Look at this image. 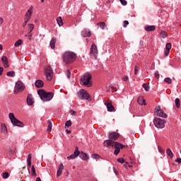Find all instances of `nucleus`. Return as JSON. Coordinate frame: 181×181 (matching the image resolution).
I'll use <instances>...</instances> for the list:
<instances>
[{
	"label": "nucleus",
	"mask_w": 181,
	"mask_h": 181,
	"mask_svg": "<svg viewBox=\"0 0 181 181\" xmlns=\"http://www.w3.org/2000/svg\"><path fill=\"white\" fill-rule=\"evenodd\" d=\"M62 59L65 64H73L77 59V54L71 51H66L63 54Z\"/></svg>",
	"instance_id": "1"
},
{
	"label": "nucleus",
	"mask_w": 181,
	"mask_h": 181,
	"mask_svg": "<svg viewBox=\"0 0 181 181\" xmlns=\"http://www.w3.org/2000/svg\"><path fill=\"white\" fill-rule=\"evenodd\" d=\"M37 94L42 101H50V100L53 98V95H54L53 93L46 92V90L43 89H39L37 90Z\"/></svg>",
	"instance_id": "2"
},
{
	"label": "nucleus",
	"mask_w": 181,
	"mask_h": 181,
	"mask_svg": "<svg viewBox=\"0 0 181 181\" xmlns=\"http://www.w3.org/2000/svg\"><path fill=\"white\" fill-rule=\"evenodd\" d=\"M80 84L85 87H91V74L87 72L83 75L80 79Z\"/></svg>",
	"instance_id": "3"
},
{
	"label": "nucleus",
	"mask_w": 181,
	"mask_h": 181,
	"mask_svg": "<svg viewBox=\"0 0 181 181\" xmlns=\"http://www.w3.org/2000/svg\"><path fill=\"white\" fill-rule=\"evenodd\" d=\"M8 117L13 125H14L15 127H20V128H23L24 127L23 122L16 119L13 113H9Z\"/></svg>",
	"instance_id": "4"
},
{
	"label": "nucleus",
	"mask_w": 181,
	"mask_h": 181,
	"mask_svg": "<svg viewBox=\"0 0 181 181\" xmlns=\"http://www.w3.org/2000/svg\"><path fill=\"white\" fill-rule=\"evenodd\" d=\"M77 95L81 100H87V101H91V99L90 98V94L87 90L84 89H81L78 93Z\"/></svg>",
	"instance_id": "5"
},
{
	"label": "nucleus",
	"mask_w": 181,
	"mask_h": 181,
	"mask_svg": "<svg viewBox=\"0 0 181 181\" xmlns=\"http://www.w3.org/2000/svg\"><path fill=\"white\" fill-rule=\"evenodd\" d=\"M153 124L156 128L162 129L165 128V119L156 117L153 119Z\"/></svg>",
	"instance_id": "6"
},
{
	"label": "nucleus",
	"mask_w": 181,
	"mask_h": 181,
	"mask_svg": "<svg viewBox=\"0 0 181 181\" xmlns=\"http://www.w3.org/2000/svg\"><path fill=\"white\" fill-rule=\"evenodd\" d=\"M25 90V84L22 83V81H18L16 83L14 93L16 94H19V93H22Z\"/></svg>",
	"instance_id": "7"
},
{
	"label": "nucleus",
	"mask_w": 181,
	"mask_h": 181,
	"mask_svg": "<svg viewBox=\"0 0 181 181\" xmlns=\"http://www.w3.org/2000/svg\"><path fill=\"white\" fill-rule=\"evenodd\" d=\"M45 76L47 81H50L53 78V69H52L50 66H47L45 68Z\"/></svg>",
	"instance_id": "8"
},
{
	"label": "nucleus",
	"mask_w": 181,
	"mask_h": 181,
	"mask_svg": "<svg viewBox=\"0 0 181 181\" xmlns=\"http://www.w3.org/2000/svg\"><path fill=\"white\" fill-rule=\"evenodd\" d=\"M154 112L157 115V117H160L161 118H168V115H166V113H164V112L160 108V106L156 107Z\"/></svg>",
	"instance_id": "9"
},
{
	"label": "nucleus",
	"mask_w": 181,
	"mask_h": 181,
	"mask_svg": "<svg viewBox=\"0 0 181 181\" xmlns=\"http://www.w3.org/2000/svg\"><path fill=\"white\" fill-rule=\"evenodd\" d=\"M90 56L95 57V59H97V55L98 54V49H97V45H95L94 43L92 44L90 46Z\"/></svg>",
	"instance_id": "10"
},
{
	"label": "nucleus",
	"mask_w": 181,
	"mask_h": 181,
	"mask_svg": "<svg viewBox=\"0 0 181 181\" xmlns=\"http://www.w3.org/2000/svg\"><path fill=\"white\" fill-rule=\"evenodd\" d=\"M80 155V151H78V147H76V150L74 153L67 157L68 160H71V159H76L77 156Z\"/></svg>",
	"instance_id": "11"
},
{
	"label": "nucleus",
	"mask_w": 181,
	"mask_h": 181,
	"mask_svg": "<svg viewBox=\"0 0 181 181\" xmlns=\"http://www.w3.org/2000/svg\"><path fill=\"white\" fill-rule=\"evenodd\" d=\"M32 13H33V6H31L29 9L27 11L26 13L25 14L24 19H27L30 21V18L32 16Z\"/></svg>",
	"instance_id": "12"
},
{
	"label": "nucleus",
	"mask_w": 181,
	"mask_h": 181,
	"mask_svg": "<svg viewBox=\"0 0 181 181\" xmlns=\"http://www.w3.org/2000/svg\"><path fill=\"white\" fill-rule=\"evenodd\" d=\"M119 138V134L117 132L109 133V139L112 141H117Z\"/></svg>",
	"instance_id": "13"
},
{
	"label": "nucleus",
	"mask_w": 181,
	"mask_h": 181,
	"mask_svg": "<svg viewBox=\"0 0 181 181\" xmlns=\"http://www.w3.org/2000/svg\"><path fill=\"white\" fill-rule=\"evenodd\" d=\"M114 142L112 140H111V139H109L107 140H105L103 142V145L104 146H105L106 148H110V146H112V148H114Z\"/></svg>",
	"instance_id": "14"
},
{
	"label": "nucleus",
	"mask_w": 181,
	"mask_h": 181,
	"mask_svg": "<svg viewBox=\"0 0 181 181\" xmlns=\"http://www.w3.org/2000/svg\"><path fill=\"white\" fill-rule=\"evenodd\" d=\"M166 50L164 52V54L166 57L169 56V53H170V49H172V44L167 43L165 45Z\"/></svg>",
	"instance_id": "15"
},
{
	"label": "nucleus",
	"mask_w": 181,
	"mask_h": 181,
	"mask_svg": "<svg viewBox=\"0 0 181 181\" xmlns=\"http://www.w3.org/2000/svg\"><path fill=\"white\" fill-rule=\"evenodd\" d=\"M81 35L83 37H91V32L88 29H84L81 33Z\"/></svg>",
	"instance_id": "16"
},
{
	"label": "nucleus",
	"mask_w": 181,
	"mask_h": 181,
	"mask_svg": "<svg viewBox=\"0 0 181 181\" xmlns=\"http://www.w3.org/2000/svg\"><path fill=\"white\" fill-rule=\"evenodd\" d=\"M78 156H79V158L82 159V160H88V159H90V156H88L87 153L83 151H81Z\"/></svg>",
	"instance_id": "17"
},
{
	"label": "nucleus",
	"mask_w": 181,
	"mask_h": 181,
	"mask_svg": "<svg viewBox=\"0 0 181 181\" xmlns=\"http://www.w3.org/2000/svg\"><path fill=\"white\" fill-rule=\"evenodd\" d=\"M1 62L4 64V67L5 69H8L9 67V64L8 63V58L5 56L1 57Z\"/></svg>",
	"instance_id": "18"
},
{
	"label": "nucleus",
	"mask_w": 181,
	"mask_h": 181,
	"mask_svg": "<svg viewBox=\"0 0 181 181\" xmlns=\"http://www.w3.org/2000/svg\"><path fill=\"white\" fill-rule=\"evenodd\" d=\"M107 108V111H110V112H115V108L114 107V106L112 105V104L110 102L105 103Z\"/></svg>",
	"instance_id": "19"
},
{
	"label": "nucleus",
	"mask_w": 181,
	"mask_h": 181,
	"mask_svg": "<svg viewBox=\"0 0 181 181\" xmlns=\"http://www.w3.org/2000/svg\"><path fill=\"white\" fill-rule=\"evenodd\" d=\"M33 103H35V100H33V97L32 96V95H28L27 96L28 105H33Z\"/></svg>",
	"instance_id": "20"
},
{
	"label": "nucleus",
	"mask_w": 181,
	"mask_h": 181,
	"mask_svg": "<svg viewBox=\"0 0 181 181\" xmlns=\"http://www.w3.org/2000/svg\"><path fill=\"white\" fill-rule=\"evenodd\" d=\"M43 86H45V83L43 82V81L37 80L35 81V87H37V88H42V87H43Z\"/></svg>",
	"instance_id": "21"
},
{
	"label": "nucleus",
	"mask_w": 181,
	"mask_h": 181,
	"mask_svg": "<svg viewBox=\"0 0 181 181\" xmlns=\"http://www.w3.org/2000/svg\"><path fill=\"white\" fill-rule=\"evenodd\" d=\"M156 29V27L155 25H148L144 28V30L146 32H153Z\"/></svg>",
	"instance_id": "22"
},
{
	"label": "nucleus",
	"mask_w": 181,
	"mask_h": 181,
	"mask_svg": "<svg viewBox=\"0 0 181 181\" xmlns=\"http://www.w3.org/2000/svg\"><path fill=\"white\" fill-rule=\"evenodd\" d=\"M137 103L139 105H146L145 103V99L142 96H139L137 99Z\"/></svg>",
	"instance_id": "23"
},
{
	"label": "nucleus",
	"mask_w": 181,
	"mask_h": 181,
	"mask_svg": "<svg viewBox=\"0 0 181 181\" xmlns=\"http://www.w3.org/2000/svg\"><path fill=\"white\" fill-rule=\"evenodd\" d=\"M113 147L115 148V149H122L124 148V145L121 143L114 141Z\"/></svg>",
	"instance_id": "24"
},
{
	"label": "nucleus",
	"mask_w": 181,
	"mask_h": 181,
	"mask_svg": "<svg viewBox=\"0 0 181 181\" xmlns=\"http://www.w3.org/2000/svg\"><path fill=\"white\" fill-rule=\"evenodd\" d=\"M56 37H52L50 42H49V46L51 49H54L56 47Z\"/></svg>",
	"instance_id": "25"
},
{
	"label": "nucleus",
	"mask_w": 181,
	"mask_h": 181,
	"mask_svg": "<svg viewBox=\"0 0 181 181\" xmlns=\"http://www.w3.org/2000/svg\"><path fill=\"white\" fill-rule=\"evenodd\" d=\"M1 134H6L8 132V129L6 128V125H5V124L4 123L1 124Z\"/></svg>",
	"instance_id": "26"
},
{
	"label": "nucleus",
	"mask_w": 181,
	"mask_h": 181,
	"mask_svg": "<svg viewBox=\"0 0 181 181\" xmlns=\"http://www.w3.org/2000/svg\"><path fill=\"white\" fill-rule=\"evenodd\" d=\"M166 153H167L168 156H169V158H170V159L173 158V152H172V150H170V148H168L166 150Z\"/></svg>",
	"instance_id": "27"
},
{
	"label": "nucleus",
	"mask_w": 181,
	"mask_h": 181,
	"mask_svg": "<svg viewBox=\"0 0 181 181\" xmlns=\"http://www.w3.org/2000/svg\"><path fill=\"white\" fill-rule=\"evenodd\" d=\"M52 127H53V124L52 123V120H48V126H47L48 132H52Z\"/></svg>",
	"instance_id": "28"
},
{
	"label": "nucleus",
	"mask_w": 181,
	"mask_h": 181,
	"mask_svg": "<svg viewBox=\"0 0 181 181\" xmlns=\"http://www.w3.org/2000/svg\"><path fill=\"white\" fill-rule=\"evenodd\" d=\"M33 29H35V25L29 23L28 24V33H32V32L33 31Z\"/></svg>",
	"instance_id": "29"
},
{
	"label": "nucleus",
	"mask_w": 181,
	"mask_h": 181,
	"mask_svg": "<svg viewBox=\"0 0 181 181\" xmlns=\"http://www.w3.org/2000/svg\"><path fill=\"white\" fill-rule=\"evenodd\" d=\"M23 43V41H22V40H18L15 42L14 46L15 47H18V46H21Z\"/></svg>",
	"instance_id": "30"
},
{
	"label": "nucleus",
	"mask_w": 181,
	"mask_h": 181,
	"mask_svg": "<svg viewBox=\"0 0 181 181\" xmlns=\"http://www.w3.org/2000/svg\"><path fill=\"white\" fill-rule=\"evenodd\" d=\"M57 22L59 26H63V20L62 19V17H58L57 18Z\"/></svg>",
	"instance_id": "31"
},
{
	"label": "nucleus",
	"mask_w": 181,
	"mask_h": 181,
	"mask_svg": "<svg viewBox=\"0 0 181 181\" xmlns=\"http://www.w3.org/2000/svg\"><path fill=\"white\" fill-rule=\"evenodd\" d=\"M175 107L177 108H180V100L179 98H176L175 100Z\"/></svg>",
	"instance_id": "32"
},
{
	"label": "nucleus",
	"mask_w": 181,
	"mask_h": 181,
	"mask_svg": "<svg viewBox=\"0 0 181 181\" xmlns=\"http://www.w3.org/2000/svg\"><path fill=\"white\" fill-rule=\"evenodd\" d=\"M31 175H32V176H37L36 169L35 168V165L31 166Z\"/></svg>",
	"instance_id": "33"
},
{
	"label": "nucleus",
	"mask_w": 181,
	"mask_h": 181,
	"mask_svg": "<svg viewBox=\"0 0 181 181\" xmlns=\"http://www.w3.org/2000/svg\"><path fill=\"white\" fill-rule=\"evenodd\" d=\"M6 76L8 77H15V71H8L7 72Z\"/></svg>",
	"instance_id": "34"
},
{
	"label": "nucleus",
	"mask_w": 181,
	"mask_h": 181,
	"mask_svg": "<svg viewBox=\"0 0 181 181\" xmlns=\"http://www.w3.org/2000/svg\"><path fill=\"white\" fill-rule=\"evenodd\" d=\"M98 26H100V28L101 29H105V28H107V25L105 24V23L104 22H101L98 24Z\"/></svg>",
	"instance_id": "35"
},
{
	"label": "nucleus",
	"mask_w": 181,
	"mask_h": 181,
	"mask_svg": "<svg viewBox=\"0 0 181 181\" xmlns=\"http://www.w3.org/2000/svg\"><path fill=\"white\" fill-rule=\"evenodd\" d=\"M160 35L161 37H163V39H165V37H168V33H166L165 31H161Z\"/></svg>",
	"instance_id": "36"
},
{
	"label": "nucleus",
	"mask_w": 181,
	"mask_h": 181,
	"mask_svg": "<svg viewBox=\"0 0 181 181\" xmlns=\"http://www.w3.org/2000/svg\"><path fill=\"white\" fill-rule=\"evenodd\" d=\"M164 81L167 83V84H172V79L169 77L164 78Z\"/></svg>",
	"instance_id": "37"
},
{
	"label": "nucleus",
	"mask_w": 181,
	"mask_h": 181,
	"mask_svg": "<svg viewBox=\"0 0 181 181\" xmlns=\"http://www.w3.org/2000/svg\"><path fill=\"white\" fill-rule=\"evenodd\" d=\"M93 159H95L96 160H98L101 157L98 154H92Z\"/></svg>",
	"instance_id": "38"
},
{
	"label": "nucleus",
	"mask_w": 181,
	"mask_h": 181,
	"mask_svg": "<svg viewBox=\"0 0 181 181\" xmlns=\"http://www.w3.org/2000/svg\"><path fill=\"white\" fill-rule=\"evenodd\" d=\"M2 177L3 179H8V177H9V173L5 172L4 173H3Z\"/></svg>",
	"instance_id": "39"
},
{
	"label": "nucleus",
	"mask_w": 181,
	"mask_h": 181,
	"mask_svg": "<svg viewBox=\"0 0 181 181\" xmlns=\"http://www.w3.org/2000/svg\"><path fill=\"white\" fill-rule=\"evenodd\" d=\"M142 87H143V88H144V90H145L146 91H149V86H148V84L144 83V84L142 85Z\"/></svg>",
	"instance_id": "40"
},
{
	"label": "nucleus",
	"mask_w": 181,
	"mask_h": 181,
	"mask_svg": "<svg viewBox=\"0 0 181 181\" xmlns=\"http://www.w3.org/2000/svg\"><path fill=\"white\" fill-rule=\"evenodd\" d=\"M71 127V120H68L65 124V128H69Z\"/></svg>",
	"instance_id": "41"
},
{
	"label": "nucleus",
	"mask_w": 181,
	"mask_h": 181,
	"mask_svg": "<svg viewBox=\"0 0 181 181\" xmlns=\"http://www.w3.org/2000/svg\"><path fill=\"white\" fill-rule=\"evenodd\" d=\"M63 169H64V165L63 163H60L58 168V170L63 172Z\"/></svg>",
	"instance_id": "42"
},
{
	"label": "nucleus",
	"mask_w": 181,
	"mask_h": 181,
	"mask_svg": "<svg viewBox=\"0 0 181 181\" xmlns=\"http://www.w3.org/2000/svg\"><path fill=\"white\" fill-rule=\"evenodd\" d=\"M158 152H160V153H161V155H163V153H165V150H163V148H162V147L158 146Z\"/></svg>",
	"instance_id": "43"
},
{
	"label": "nucleus",
	"mask_w": 181,
	"mask_h": 181,
	"mask_svg": "<svg viewBox=\"0 0 181 181\" xmlns=\"http://www.w3.org/2000/svg\"><path fill=\"white\" fill-rule=\"evenodd\" d=\"M139 71V66L136 65L134 68V74L136 75Z\"/></svg>",
	"instance_id": "44"
},
{
	"label": "nucleus",
	"mask_w": 181,
	"mask_h": 181,
	"mask_svg": "<svg viewBox=\"0 0 181 181\" xmlns=\"http://www.w3.org/2000/svg\"><path fill=\"white\" fill-rule=\"evenodd\" d=\"M30 20H28L26 18H24V22L23 23V28H25V26H26V25H28V22H29Z\"/></svg>",
	"instance_id": "45"
},
{
	"label": "nucleus",
	"mask_w": 181,
	"mask_h": 181,
	"mask_svg": "<svg viewBox=\"0 0 181 181\" xmlns=\"http://www.w3.org/2000/svg\"><path fill=\"white\" fill-rule=\"evenodd\" d=\"M119 1L122 4V5H123V6H126L127 4V0H119Z\"/></svg>",
	"instance_id": "46"
},
{
	"label": "nucleus",
	"mask_w": 181,
	"mask_h": 181,
	"mask_svg": "<svg viewBox=\"0 0 181 181\" xmlns=\"http://www.w3.org/2000/svg\"><path fill=\"white\" fill-rule=\"evenodd\" d=\"M71 76V72H70V70L68 69V70L66 71V76H67V78H70Z\"/></svg>",
	"instance_id": "47"
},
{
	"label": "nucleus",
	"mask_w": 181,
	"mask_h": 181,
	"mask_svg": "<svg viewBox=\"0 0 181 181\" xmlns=\"http://www.w3.org/2000/svg\"><path fill=\"white\" fill-rule=\"evenodd\" d=\"M128 25H129V22H128V21H124L123 22V26L124 28H127V26H128Z\"/></svg>",
	"instance_id": "48"
},
{
	"label": "nucleus",
	"mask_w": 181,
	"mask_h": 181,
	"mask_svg": "<svg viewBox=\"0 0 181 181\" xmlns=\"http://www.w3.org/2000/svg\"><path fill=\"white\" fill-rule=\"evenodd\" d=\"M117 162H119V163H124V162H125V160H124V158H117Z\"/></svg>",
	"instance_id": "49"
},
{
	"label": "nucleus",
	"mask_w": 181,
	"mask_h": 181,
	"mask_svg": "<svg viewBox=\"0 0 181 181\" xmlns=\"http://www.w3.org/2000/svg\"><path fill=\"white\" fill-rule=\"evenodd\" d=\"M120 151H121V149L116 148L115 150L114 155H115V156L118 155V153H119Z\"/></svg>",
	"instance_id": "50"
},
{
	"label": "nucleus",
	"mask_w": 181,
	"mask_h": 181,
	"mask_svg": "<svg viewBox=\"0 0 181 181\" xmlns=\"http://www.w3.org/2000/svg\"><path fill=\"white\" fill-rule=\"evenodd\" d=\"M27 162H32V154H28Z\"/></svg>",
	"instance_id": "51"
},
{
	"label": "nucleus",
	"mask_w": 181,
	"mask_h": 181,
	"mask_svg": "<svg viewBox=\"0 0 181 181\" xmlns=\"http://www.w3.org/2000/svg\"><path fill=\"white\" fill-rule=\"evenodd\" d=\"M25 36L28 37L29 40H32V33H28V35Z\"/></svg>",
	"instance_id": "52"
},
{
	"label": "nucleus",
	"mask_w": 181,
	"mask_h": 181,
	"mask_svg": "<svg viewBox=\"0 0 181 181\" xmlns=\"http://www.w3.org/2000/svg\"><path fill=\"white\" fill-rule=\"evenodd\" d=\"M155 77L156 78H159V71H156L155 72Z\"/></svg>",
	"instance_id": "53"
},
{
	"label": "nucleus",
	"mask_w": 181,
	"mask_h": 181,
	"mask_svg": "<svg viewBox=\"0 0 181 181\" xmlns=\"http://www.w3.org/2000/svg\"><path fill=\"white\" fill-rule=\"evenodd\" d=\"M62 171H59V170H57V177L62 176Z\"/></svg>",
	"instance_id": "54"
},
{
	"label": "nucleus",
	"mask_w": 181,
	"mask_h": 181,
	"mask_svg": "<svg viewBox=\"0 0 181 181\" xmlns=\"http://www.w3.org/2000/svg\"><path fill=\"white\" fill-rule=\"evenodd\" d=\"M4 73V67L0 66V76H2Z\"/></svg>",
	"instance_id": "55"
},
{
	"label": "nucleus",
	"mask_w": 181,
	"mask_h": 181,
	"mask_svg": "<svg viewBox=\"0 0 181 181\" xmlns=\"http://www.w3.org/2000/svg\"><path fill=\"white\" fill-rule=\"evenodd\" d=\"M175 162H177V163H181V158H177V159H175Z\"/></svg>",
	"instance_id": "56"
},
{
	"label": "nucleus",
	"mask_w": 181,
	"mask_h": 181,
	"mask_svg": "<svg viewBox=\"0 0 181 181\" xmlns=\"http://www.w3.org/2000/svg\"><path fill=\"white\" fill-rule=\"evenodd\" d=\"M70 113L71 114V115H76V111L71 110Z\"/></svg>",
	"instance_id": "57"
},
{
	"label": "nucleus",
	"mask_w": 181,
	"mask_h": 181,
	"mask_svg": "<svg viewBox=\"0 0 181 181\" xmlns=\"http://www.w3.org/2000/svg\"><path fill=\"white\" fill-rule=\"evenodd\" d=\"M113 170H114V173H115V175H118V170H117V169H115V168H113Z\"/></svg>",
	"instance_id": "58"
},
{
	"label": "nucleus",
	"mask_w": 181,
	"mask_h": 181,
	"mask_svg": "<svg viewBox=\"0 0 181 181\" xmlns=\"http://www.w3.org/2000/svg\"><path fill=\"white\" fill-rule=\"evenodd\" d=\"M2 23H4V18L0 17V26H1V25H2Z\"/></svg>",
	"instance_id": "59"
},
{
	"label": "nucleus",
	"mask_w": 181,
	"mask_h": 181,
	"mask_svg": "<svg viewBox=\"0 0 181 181\" xmlns=\"http://www.w3.org/2000/svg\"><path fill=\"white\" fill-rule=\"evenodd\" d=\"M28 163V168L32 167V161H27Z\"/></svg>",
	"instance_id": "60"
},
{
	"label": "nucleus",
	"mask_w": 181,
	"mask_h": 181,
	"mask_svg": "<svg viewBox=\"0 0 181 181\" xmlns=\"http://www.w3.org/2000/svg\"><path fill=\"white\" fill-rule=\"evenodd\" d=\"M124 81H128V76H124L123 78Z\"/></svg>",
	"instance_id": "61"
},
{
	"label": "nucleus",
	"mask_w": 181,
	"mask_h": 181,
	"mask_svg": "<svg viewBox=\"0 0 181 181\" xmlns=\"http://www.w3.org/2000/svg\"><path fill=\"white\" fill-rule=\"evenodd\" d=\"M66 134H71V131L66 129Z\"/></svg>",
	"instance_id": "62"
},
{
	"label": "nucleus",
	"mask_w": 181,
	"mask_h": 181,
	"mask_svg": "<svg viewBox=\"0 0 181 181\" xmlns=\"http://www.w3.org/2000/svg\"><path fill=\"white\" fill-rule=\"evenodd\" d=\"M35 181H42V180L40 179V177H38L36 178Z\"/></svg>",
	"instance_id": "63"
},
{
	"label": "nucleus",
	"mask_w": 181,
	"mask_h": 181,
	"mask_svg": "<svg viewBox=\"0 0 181 181\" xmlns=\"http://www.w3.org/2000/svg\"><path fill=\"white\" fill-rule=\"evenodd\" d=\"M4 49V47L2 46V45H0V50H2Z\"/></svg>",
	"instance_id": "64"
}]
</instances>
